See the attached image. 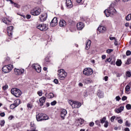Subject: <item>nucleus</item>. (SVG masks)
I'll use <instances>...</instances> for the list:
<instances>
[{
  "mask_svg": "<svg viewBox=\"0 0 131 131\" xmlns=\"http://www.w3.org/2000/svg\"><path fill=\"white\" fill-rule=\"evenodd\" d=\"M104 13L106 17H113L114 15L117 14V11H116V9L114 7L111 6L108 9L104 10Z\"/></svg>",
  "mask_w": 131,
  "mask_h": 131,
  "instance_id": "nucleus-1",
  "label": "nucleus"
},
{
  "mask_svg": "<svg viewBox=\"0 0 131 131\" xmlns=\"http://www.w3.org/2000/svg\"><path fill=\"white\" fill-rule=\"evenodd\" d=\"M57 75L60 80H64L67 76V73L64 69H60L57 71Z\"/></svg>",
  "mask_w": 131,
  "mask_h": 131,
  "instance_id": "nucleus-2",
  "label": "nucleus"
},
{
  "mask_svg": "<svg viewBox=\"0 0 131 131\" xmlns=\"http://www.w3.org/2000/svg\"><path fill=\"white\" fill-rule=\"evenodd\" d=\"M11 93L13 96L16 97V98H19L21 95H22V92L21 90L17 88H13L11 90Z\"/></svg>",
  "mask_w": 131,
  "mask_h": 131,
  "instance_id": "nucleus-3",
  "label": "nucleus"
},
{
  "mask_svg": "<svg viewBox=\"0 0 131 131\" xmlns=\"http://www.w3.org/2000/svg\"><path fill=\"white\" fill-rule=\"evenodd\" d=\"M94 73V71L91 68H86L83 71V74L86 76H90Z\"/></svg>",
  "mask_w": 131,
  "mask_h": 131,
  "instance_id": "nucleus-4",
  "label": "nucleus"
},
{
  "mask_svg": "<svg viewBox=\"0 0 131 131\" xmlns=\"http://www.w3.org/2000/svg\"><path fill=\"white\" fill-rule=\"evenodd\" d=\"M69 103L71 105L72 108H79L81 106V103L78 101H73L72 100H69Z\"/></svg>",
  "mask_w": 131,
  "mask_h": 131,
  "instance_id": "nucleus-5",
  "label": "nucleus"
},
{
  "mask_svg": "<svg viewBox=\"0 0 131 131\" xmlns=\"http://www.w3.org/2000/svg\"><path fill=\"white\" fill-rule=\"evenodd\" d=\"M41 10L39 8L36 7L31 10L30 13L33 16H38L41 13Z\"/></svg>",
  "mask_w": 131,
  "mask_h": 131,
  "instance_id": "nucleus-6",
  "label": "nucleus"
},
{
  "mask_svg": "<svg viewBox=\"0 0 131 131\" xmlns=\"http://www.w3.org/2000/svg\"><path fill=\"white\" fill-rule=\"evenodd\" d=\"M13 67L12 64H8L7 66H5L2 68V71L5 72V73H9V72H11L12 71V69H13Z\"/></svg>",
  "mask_w": 131,
  "mask_h": 131,
  "instance_id": "nucleus-7",
  "label": "nucleus"
},
{
  "mask_svg": "<svg viewBox=\"0 0 131 131\" xmlns=\"http://www.w3.org/2000/svg\"><path fill=\"white\" fill-rule=\"evenodd\" d=\"M32 68L38 73H40L41 72V67L38 64H33L32 65Z\"/></svg>",
  "mask_w": 131,
  "mask_h": 131,
  "instance_id": "nucleus-8",
  "label": "nucleus"
},
{
  "mask_svg": "<svg viewBox=\"0 0 131 131\" xmlns=\"http://www.w3.org/2000/svg\"><path fill=\"white\" fill-rule=\"evenodd\" d=\"M24 69H18L16 68L14 69V74L15 75H22L23 73H24Z\"/></svg>",
  "mask_w": 131,
  "mask_h": 131,
  "instance_id": "nucleus-9",
  "label": "nucleus"
},
{
  "mask_svg": "<svg viewBox=\"0 0 131 131\" xmlns=\"http://www.w3.org/2000/svg\"><path fill=\"white\" fill-rule=\"evenodd\" d=\"M37 28L39 29L41 31H46V30H48V26H47V25L45 24L39 25L37 27Z\"/></svg>",
  "mask_w": 131,
  "mask_h": 131,
  "instance_id": "nucleus-10",
  "label": "nucleus"
},
{
  "mask_svg": "<svg viewBox=\"0 0 131 131\" xmlns=\"http://www.w3.org/2000/svg\"><path fill=\"white\" fill-rule=\"evenodd\" d=\"M48 18V14L47 13H43L39 16V21L41 22H43L47 20V18Z\"/></svg>",
  "mask_w": 131,
  "mask_h": 131,
  "instance_id": "nucleus-11",
  "label": "nucleus"
},
{
  "mask_svg": "<svg viewBox=\"0 0 131 131\" xmlns=\"http://www.w3.org/2000/svg\"><path fill=\"white\" fill-rule=\"evenodd\" d=\"M58 25V19L56 17H54L50 23V25L52 27H55Z\"/></svg>",
  "mask_w": 131,
  "mask_h": 131,
  "instance_id": "nucleus-12",
  "label": "nucleus"
},
{
  "mask_svg": "<svg viewBox=\"0 0 131 131\" xmlns=\"http://www.w3.org/2000/svg\"><path fill=\"white\" fill-rule=\"evenodd\" d=\"M13 29H14V27L12 26L7 28V33L9 36H12L13 35Z\"/></svg>",
  "mask_w": 131,
  "mask_h": 131,
  "instance_id": "nucleus-13",
  "label": "nucleus"
},
{
  "mask_svg": "<svg viewBox=\"0 0 131 131\" xmlns=\"http://www.w3.org/2000/svg\"><path fill=\"white\" fill-rule=\"evenodd\" d=\"M106 30H107L106 27L103 26H99L98 28V31L100 33H104V32H106Z\"/></svg>",
  "mask_w": 131,
  "mask_h": 131,
  "instance_id": "nucleus-14",
  "label": "nucleus"
},
{
  "mask_svg": "<svg viewBox=\"0 0 131 131\" xmlns=\"http://www.w3.org/2000/svg\"><path fill=\"white\" fill-rule=\"evenodd\" d=\"M66 1V6L68 8V9H71V8H72V7H73V5H72V2H71V0Z\"/></svg>",
  "mask_w": 131,
  "mask_h": 131,
  "instance_id": "nucleus-15",
  "label": "nucleus"
},
{
  "mask_svg": "<svg viewBox=\"0 0 131 131\" xmlns=\"http://www.w3.org/2000/svg\"><path fill=\"white\" fill-rule=\"evenodd\" d=\"M43 114L40 113L36 115V118L37 121H42L43 120Z\"/></svg>",
  "mask_w": 131,
  "mask_h": 131,
  "instance_id": "nucleus-16",
  "label": "nucleus"
},
{
  "mask_svg": "<svg viewBox=\"0 0 131 131\" xmlns=\"http://www.w3.org/2000/svg\"><path fill=\"white\" fill-rule=\"evenodd\" d=\"M83 27H84V24L83 23L80 22L77 24L78 30H82V29H83Z\"/></svg>",
  "mask_w": 131,
  "mask_h": 131,
  "instance_id": "nucleus-17",
  "label": "nucleus"
},
{
  "mask_svg": "<svg viewBox=\"0 0 131 131\" xmlns=\"http://www.w3.org/2000/svg\"><path fill=\"white\" fill-rule=\"evenodd\" d=\"M67 114V111H66V110H61V113H60V116L62 119H64Z\"/></svg>",
  "mask_w": 131,
  "mask_h": 131,
  "instance_id": "nucleus-18",
  "label": "nucleus"
},
{
  "mask_svg": "<svg viewBox=\"0 0 131 131\" xmlns=\"http://www.w3.org/2000/svg\"><path fill=\"white\" fill-rule=\"evenodd\" d=\"M46 98L45 97H42L39 99V103H40L39 105L40 106H43V103L46 102Z\"/></svg>",
  "mask_w": 131,
  "mask_h": 131,
  "instance_id": "nucleus-19",
  "label": "nucleus"
},
{
  "mask_svg": "<svg viewBox=\"0 0 131 131\" xmlns=\"http://www.w3.org/2000/svg\"><path fill=\"white\" fill-rule=\"evenodd\" d=\"M59 26L60 27H65L66 26V21L64 20H61L59 21Z\"/></svg>",
  "mask_w": 131,
  "mask_h": 131,
  "instance_id": "nucleus-20",
  "label": "nucleus"
},
{
  "mask_svg": "<svg viewBox=\"0 0 131 131\" xmlns=\"http://www.w3.org/2000/svg\"><path fill=\"white\" fill-rule=\"evenodd\" d=\"M46 97L48 98V99H52L55 97V95L53 94V93H50L49 94H45Z\"/></svg>",
  "mask_w": 131,
  "mask_h": 131,
  "instance_id": "nucleus-21",
  "label": "nucleus"
},
{
  "mask_svg": "<svg viewBox=\"0 0 131 131\" xmlns=\"http://www.w3.org/2000/svg\"><path fill=\"white\" fill-rule=\"evenodd\" d=\"M3 22L4 23H5L7 25H10L11 24V21H9L8 20V18H4L3 19Z\"/></svg>",
  "mask_w": 131,
  "mask_h": 131,
  "instance_id": "nucleus-22",
  "label": "nucleus"
},
{
  "mask_svg": "<svg viewBox=\"0 0 131 131\" xmlns=\"http://www.w3.org/2000/svg\"><path fill=\"white\" fill-rule=\"evenodd\" d=\"M91 43H92V41L91 40H88L86 43V50H89L90 48H91Z\"/></svg>",
  "mask_w": 131,
  "mask_h": 131,
  "instance_id": "nucleus-23",
  "label": "nucleus"
},
{
  "mask_svg": "<svg viewBox=\"0 0 131 131\" xmlns=\"http://www.w3.org/2000/svg\"><path fill=\"white\" fill-rule=\"evenodd\" d=\"M97 96L99 98L102 99V98H104V93L101 91H98L97 93Z\"/></svg>",
  "mask_w": 131,
  "mask_h": 131,
  "instance_id": "nucleus-24",
  "label": "nucleus"
},
{
  "mask_svg": "<svg viewBox=\"0 0 131 131\" xmlns=\"http://www.w3.org/2000/svg\"><path fill=\"white\" fill-rule=\"evenodd\" d=\"M21 103V100L20 99H16L13 104L16 106V107H18L20 103Z\"/></svg>",
  "mask_w": 131,
  "mask_h": 131,
  "instance_id": "nucleus-25",
  "label": "nucleus"
},
{
  "mask_svg": "<svg viewBox=\"0 0 131 131\" xmlns=\"http://www.w3.org/2000/svg\"><path fill=\"white\" fill-rule=\"evenodd\" d=\"M31 129L28 130V131H34L35 129H36L35 125L34 124H32V123H31Z\"/></svg>",
  "mask_w": 131,
  "mask_h": 131,
  "instance_id": "nucleus-26",
  "label": "nucleus"
},
{
  "mask_svg": "<svg viewBox=\"0 0 131 131\" xmlns=\"http://www.w3.org/2000/svg\"><path fill=\"white\" fill-rule=\"evenodd\" d=\"M84 82L86 84L89 83H92V79H91L90 78H86L84 80Z\"/></svg>",
  "mask_w": 131,
  "mask_h": 131,
  "instance_id": "nucleus-27",
  "label": "nucleus"
},
{
  "mask_svg": "<svg viewBox=\"0 0 131 131\" xmlns=\"http://www.w3.org/2000/svg\"><path fill=\"white\" fill-rule=\"evenodd\" d=\"M11 4L13 6V7H15V8H17V9H19L20 5H19V4L16 3L14 2H12V3Z\"/></svg>",
  "mask_w": 131,
  "mask_h": 131,
  "instance_id": "nucleus-28",
  "label": "nucleus"
},
{
  "mask_svg": "<svg viewBox=\"0 0 131 131\" xmlns=\"http://www.w3.org/2000/svg\"><path fill=\"white\" fill-rule=\"evenodd\" d=\"M78 121H79V125H82V124L83 123H84V120L80 118V119H79L78 120Z\"/></svg>",
  "mask_w": 131,
  "mask_h": 131,
  "instance_id": "nucleus-29",
  "label": "nucleus"
},
{
  "mask_svg": "<svg viewBox=\"0 0 131 131\" xmlns=\"http://www.w3.org/2000/svg\"><path fill=\"white\" fill-rule=\"evenodd\" d=\"M122 62L121 60H117L116 62L117 66H121Z\"/></svg>",
  "mask_w": 131,
  "mask_h": 131,
  "instance_id": "nucleus-30",
  "label": "nucleus"
},
{
  "mask_svg": "<svg viewBox=\"0 0 131 131\" xmlns=\"http://www.w3.org/2000/svg\"><path fill=\"white\" fill-rule=\"evenodd\" d=\"M127 21H129L131 19V14H128L125 18Z\"/></svg>",
  "mask_w": 131,
  "mask_h": 131,
  "instance_id": "nucleus-31",
  "label": "nucleus"
},
{
  "mask_svg": "<svg viewBox=\"0 0 131 131\" xmlns=\"http://www.w3.org/2000/svg\"><path fill=\"white\" fill-rule=\"evenodd\" d=\"M49 119V116H47L46 114H43V120H48Z\"/></svg>",
  "mask_w": 131,
  "mask_h": 131,
  "instance_id": "nucleus-32",
  "label": "nucleus"
},
{
  "mask_svg": "<svg viewBox=\"0 0 131 131\" xmlns=\"http://www.w3.org/2000/svg\"><path fill=\"white\" fill-rule=\"evenodd\" d=\"M129 90H130V87L129 85H127L125 88V92H129Z\"/></svg>",
  "mask_w": 131,
  "mask_h": 131,
  "instance_id": "nucleus-33",
  "label": "nucleus"
},
{
  "mask_svg": "<svg viewBox=\"0 0 131 131\" xmlns=\"http://www.w3.org/2000/svg\"><path fill=\"white\" fill-rule=\"evenodd\" d=\"M101 123H104L106 122V117H104L102 119L100 120Z\"/></svg>",
  "mask_w": 131,
  "mask_h": 131,
  "instance_id": "nucleus-34",
  "label": "nucleus"
},
{
  "mask_svg": "<svg viewBox=\"0 0 131 131\" xmlns=\"http://www.w3.org/2000/svg\"><path fill=\"white\" fill-rule=\"evenodd\" d=\"M104 127H108V126H109V122L107 121H106L104 122Z\"/></svg>",
  "mask_w": 131,
  "mask_h": 131,
  "instance_id": "nucleus-35",
  "label": "nucleus"
},
{
  "mask_svg": "<svg viewBox=\"0 0 131 131\" xmlns=\"http://www.w3.org/2000/svg\"><path fill=\"white\" fill-rule=\"evenodd\" d=\"M114 50L113 49H107L106 51V53H107V54H111V53H112V52H113Z\"/></svg>",
  "mask_w": 131,
  "mask_h": 131,
  "instance_id": "nucleus-36",
  "label": "nucleus"
},
{
  "mask_svg": "<svg viewBox=\"0 0 131 131\" xmlns=\"http://www.w3.org/2000/svg\"><path fill=\"white\" fill-rule=\"evenodd\" d=\"M126 76H127V77H130V76H131L130 72H129V71H127V72H126Z\"/></svg>",
  "mask_w": 131,
  "mask_h": 131,
  "instance_id": "nucleus-37",
  "label": "nucleus"
},
{
  "mask_svg": "<svg viewBox=\"0 0 131 131\" xmlns=\"http://www.w3.org/2000/svg\"><path fill=\"white\" fill-rule=\"evenodd\" d=\"M126 108L127 110H130V109H131V105L129 104H127L126 105Z\"/></svg>",
  "mask_w": 131,
  "mask_h": 131,
  "instance_id": "nucleus-38",
  "label": "nucleus"
},
{
  "mask_svg": "<svg viewBox=\"0 0 131 131\" xmlns=\"http://www.w3.org/2000/svg\"><path fill=\"white\" fill-rule=\"evenodd\" d=\"M16 105H14V104L13 103V104H11L10 105V109H15V108H16Z\"/></svg>",
  "mask_w": 131,
  "mask_h": 131,
  "instance_id": "nucleus-39",
  "label": "nucleus"
},
{
  "mask_svg": "<svg viewBox=\"0 0 131 131\" xmlns=\"http://www.w3.org/2000/svg\"><path fill=\"white\" fill-rule=\"evenodd\" d=\"M37 95H38L39 97H41L42 96V91H38Z\"/></svg>",
  "mask_w": 131,
  "mask_h": 131,
  "instance_id": "nucleus-40",
  "label": "nucleus"
},
{
  "mask_svg": "<svg viewBox=\"0 0 131 131\" xmlns=\"http://www.w3.org/2000/svg\"><path fill=\"white\" fill-rule=\"evenodd\" d=\"M0 125H1L2 126H4L5 125V120H2L1 121Z\"/></svg>",
  "mask_w": 131,
  "mask_h": 131,
  "instance_id": "nucleus-41",
  "label": "nucleus"
},
{
  "mask_svg": "<svg viewBox=\"0 0 131 131\" xmlns=\"http://www.w3.org/2000/svg\"><path fill=\"white\" fill-rule=\"evenodd\" d=\"M8 88L9 86H8V85H5L3 86V91H6V90H8Z\"/></svg>",
  "mask_w": 131,
  "mask_h": 131,
  "instance_id": "nucleus-42",
  "label": "nucleus"
},
{
  "mask_svg": "<svg viewBox=\"0 0 131 131\" xmlns=\"http://www.w3.org/2000/svg\"><path fill=\"white\" fill-rule=\"evenodd\" d=\"M115 118H116V117L115 116H112L110 119L111 122H113Z\"/></svg>",
  "mask_w": 131,
  "mask_h": 131,
  "instance_id": "nucleus-43",
  "label": "nucleus"
},
{
  "mask_svg": "<svg viewBox=\"0 0 131 131\" xmlns=\"http://www.w3.org/2000/svg\"><path fill=\"white\" fill-rule=\"evenodd\" d=\"M125 125L126 126H128V127H129V126H130V123H129L128 121H126Z\"/></svg>",
  "mask_w": 131,
  "mask_h": 131,
  "instance_id": "nucleus-44",
  "label": "nucleus"
},
{
  "mask_svg": "<svg viewBox=\"0 0 131 131\" xmlns=\"http://www.w3.org/2000/svg\"><path fill=\"white\" fill-rule=\"evenodd\" d=\"M56 104H57V101L56 100H54L51 103V106H55Z\"/></svg>",
  "mask_w": 131,
  "mask_h": 131,
  "instance_id": "nucleus-45",
  "label": "nucleus"
},
{
  "mask_svg": "<svg viewBox=\"0 0 131 131\" xmlns=\"http://www.w3.org/2000/svg\"><path fill=\"white\" fill-rule=\"evenodd\" d=\"M126 56H130L131 55V52L130 51L127 50L126 52Z\"/></svg>",
  "mask_w": 131,
  "mask_h": 131,
  "instance_id": "nucleus-46",
  "label": "nucleus"
},
{
  "mask_svg": "<svg viewBox=\"0 0 131 131\" xmlns=\"http://www.w3.org/2000/svg\"><path fill=\"white\" fill-rule=\"evenodd\" d=\"M116 101H118L119 102V101H120V100H121V98H120L119 96H116Z\"/></svg>",
  "mask_w": 131,
  "mask_h": 131,
  "instance_id": "nucleus-47",
  "label": "nucleus"
},
{
  "mask_svg": "<svg viewBox=\"0 0 131 131\" xmlns=\"http://www.w3.org/2000/svg\"><path fill=\"white\" fill-rule=\"evenodd\" d=\"M115 111L116 113H120L121 112V111L119 108L116 109Z\"/></svg>",
  "mask_w": 131,
  "mask_h": 131,
  "instance_id": "nucleus-48",
  "label": "nucleus"
},
{
  "mask_svg": "<svg viewBox=\"0 0 131 131\" xmlns=\"http://www.w3.org/2000/svg\"><path fill=\"white\" fill-rule=\"evenodd\" d=\"M127 99V97L125 96H123L122 97V101H125V100Z\"/></svg>",
  "mask_w": 131,
  "mask_h": 131,
  "instance_id": "nucleus-49",
  "label": "nucleus"
},
{
  "mask_svg": "<svg viewBox=\"0 0 131 131\" xmlns=\"http://www.w3.org/2000/svg\"><path fill=\"white\" fill-rule=\"evenodd\" d=\"M131 63V58H128L127 60L126 64H129Z\"/></svg>",
  "mask_w": 131,
  "mask_h": 131,
  "instance_id": "nucleus-50",
  "label": "nucleus"
},
{
  "mask_svg": "<svg viewBox=\"0 0 131 131\" xmlns=\"http://www.w3.org/2000/svg\"><path fill=\"white\" fill-rule=\"evenodd\" d=\"M118 122L120 123V124H122V123H123V120H122V119H119L118 120Z\"/></svg>",
  "mask_w": 131,
  "mask_h": 131,
  "instance_id": "nucleus-51",
  "label": "nucleus"
},
{
  "mask_svg": "<svg viewBox=\"0 0 131 131\" xmlns=\"http://www.w3.org/2000/svg\"><path fill=\"white\" fill-rule=\"evenodd\" d=\"M95 123L97 125H100V122L99 120L96 121Z\"/></svg>",
  "mask_w": 131,
  "mask_h": 131,
  "instance_id": "nucleus-52",
  "label": "nucleus"
},
{
  "mask_svg": "<svg viewBox=\"0 0 131 131\" xmlns=\"http://www.w3.org/2000/svg\"><path fill=\"white\" fill-rule=\"evenodd\" d=\"M54 83H56V84H57V83H59V81L58 80V79H55L54 80Z\"/></svg>",
  "mask_w": 131,
  "mask_h": 131,
  "instance_id": "nucleus-53",
  "label": "nucleus"
},
{
  "mask_svg": "<svg viewBox=\"0 0 131 131\" xmlns=\"http://www.w3.org/2000/svg\"><path fill=\"white\" fill-rule=\"evenodd\" d=\"M26 18H27V19H30L31 18V15L30 14H27L26 16Z\"/></svg>",
  "mask_w": 131,
  "mask_h": 131,
  "instance_id": "nucleus-54",
  "label": "nucleus"
},
{
  "mask_svg": "<svg viewBox=\"0 0 131 131\" xmlns=\"http://www.w3.org/2000/svg\"><path fill=\"white\" fill-rule=\"evenodd\" d=\"M110 40H115L116 38L115 37H110Z\"/></svg>",
  "mask_w": 131,
  "mask_h": 131,
  "instance_id": "nucleus-55",
  "label": "nucleus"
},
{
  "mask_svg": "<svg viewBox=\"0 0 131 131\" xmlns=\"http://www.w3.org/2000/svg\"><path fill=\"white\" fill-rule=\"evenodd\" d=\"M114 45L115 46H118V42L116 39L115 40Z\"/></svg>",
  "mask_w": 131,
  "mask_h": 131,
  "instance_id": "nucleus-56",
  "label": "nucleus"
},
{
  "mask_svg": "<svg viewBox=\"0 0 131 131\" xmlns=\"http://www.w3.org/2000/svg\"><path fill=\"white\" fill-rule=\"evenodd\" d=\"M119 109L121 110V112L122 111H123V109H124V106H121L119 108Z\"/></svg>",
  "mask_w": 131,
  "mask_h": 131,
  "instance_id": "nucleus-57",
  "label": "nucleus"
},
{
  "mask_svg": "<svg viewBox=\"0 0 131 131\" xmlns=\"http://www.w3.org/2000/svg\"><path fill=\"white\" fill-rule=\"evenodd\" d=\"M102 59V60H105V59H106V55H102L101 56Z\"/></svg>",
  "mask_w": 131,
  "mask_h": 131,
  "instance_id": "nucleus-58",
  "label": "nucleus"
},
{
  "mask_svg": "<svg viewBox=\"0 0 131 131\" xmlns=\"http://www.w3.org/2000/svg\"><path fill=\"white\" fill-rule=\"evenodd\" d=\"M89 125H90V126H93V125H95V123H94L93 122H90Z\"/></svg>",
  "mask_w": 131,
  "mask_h": 131,
  "instance_id": "nucleus-59",
  "label": "nucleus"
},
{
  "mask_svg": "<svg viewBox=\"0 0 131 131\" xmlns=\"http://www.w3.org/2000/svg\"><path fill=\"white\" fill-rule=\"evenodd\" d=\"M27 107H28V108H32V105H31V104L28 103V104H27Z\"/></svg>",
  "mask_w": 131,
  "mask_h": 131,
  "instance_id": "nucleus-60",
  "label": "nucleus"
},
{
  "mask_svg": "<svg viewBox=\"0 0 131 131\" xmlns=\"http://www.w3.org/2000/svg\"><path fill=\"white\" fill-rule=\"evenodd\" d=\"M13 118H14V117L13 116H10L9 117L8 119H9V120H12Z\"/></svg>",
  "mask_w": 131,
  "mask_h": 131,
  "instance_id": "nucleus-61",
  "label": "nucleus"
},
{
  "mask_svg": "<svg viewBox=\"0 0 131 131\" xmlns=\"http://www.w3.org/2000/svg\"><path fill=\"white\" fill-rule=\"evenodd\" d=\"M5 114V113H2L0 114V116L2 117H4Z\"/></svg>",
  "mask_w": 131,
  "mask_h": 131,
  "instance_id": "nucleus-62",
  "label": "nucleus"
},
{
  "mask_svg": "<svg viewBox=\"0 0 131 131\" xmlns=\"http://www.w3.org/2000/svg\"><path fill=\"white\" fill-rule=\"evenodd\" d=\"M105 62H111V58H107Z\"/></svg>",
  "mask_w": 131,
  "mask_h": 131,
  "instance_id": "nucleus-63",
  "label": "nucleus"
},
{
  "mask_svg": "<svg viewBox=\"0 0 131 131\" xmlns=\"http://www.w3.org/2000/svg\"><path fill=\"white\" fill-rule=\"evenodd\" d=\"M125 131H129V128H127V127H126L125 128Z\"/></svg>",
  "mask_w": 131,
  "mask_h": 131,
  "instance_id": "nucleus-64",
  "label": "nucleus"
}]
</instances>
